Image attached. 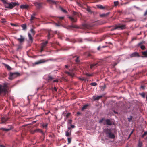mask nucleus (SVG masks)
<instances>
[{"mask_svg":"<svg viewBox=\"0 0 147 147\" xmlns=\"http://www.w3.org/2000/svg\"><path fill=\"white\" fill-rule=\"evenodd\" d=\"M42 3H39L37 2H35L34 3V5L38 9H40L42 7Z\"/></svg>","mask_w":147,"mask_h":147,"instance_id":"12","label":"nucleus"},{"mask_svg":"<svg viewBox=\"0 0 147 147\" xmlns=\"http://www.w3.org/2000/svg\"><path fill=\"white\" fill-rule=\"evenodd\" d=\"M73 15L74 16L77 15L79 17L80 14L79 13L75 11H74L73 12Z\"/></svg>","mask_w":147,"mask_h":147,"instance_id":"36","label":"nucleus"},{"mask_svg":"<svg viewBox=\"0 0 147 147\" xmlns=\"http://www.w3.org/2000/svg\"><path fill=\"white\" fill-rule=\"evenodd\" d=\"M103 97L102 95H100L99 96H94L92 97V99L94 100L95 101L96 100H98L102 98Z\"/></svg>","mask_w":147,"mask_h":147,"instance_id":"13","label":"nucleus"},{"mask_svg":"<svg viewBox=\"0 0 147 147\" xmlns=\"http://www.w3.org/2000/svg\"><path fill=\"white\" fill-rule=\"evenodd\" d=\"M42 126L46 128L47 126V123L44 124Z\"/></svg>","mask_w":147,"mask_h":147,"instance_id":"45","label":"nucleus"},{"mask_svg":"<svg viewBox=\"0 0 147 147\" xmlns=\"http://www.w3.org/2000/svg\"><path fill=\"white\" fill-rule=\"evenodd\" d=\"M68 144H69L71 143V138H68L67 139Z\"/></svg>","mask_w":147,"mask_h":147,"instance_id":"46","label":"nucleus"},{"mask_svg":"<svg viewBox=\"0 0 147 147\" xmlns=\"http://www.w3.org/2000/svg\"><path fill=\"white\" fill-rule=\"evenodd\" d=\"M20 75V74L18 72L12 73L10 72L9 74V79L12 80L15 78L19 76Z\"/></svg>","mask_w":147,"mask_h":147,"instance_id":"4","label":"nucleus"},{"mask_svg":"<svg viewBox=\"0 0 147 147\" xmlns=\"http://www.w3.org/2000/svg\"><path fill=\"white\" fill-rule=\"evenodd\" d=\"M76 3L77 5H78L80 6H81V4L78 2H77Z\"/></svg>","mask_w":147,"mask_h":147,"instance_id":"57","label":"nucleus"},{"mask_svg":"<svg viewBox=\"0 0 147 147\" xmlns=\"http://www.w3.org/2000/svg\"><path fill=\"white\" fill-rule=\"evenodd\" d=\"M93 74H89L87 73H86L85 74V75L87 76L90 77L92 76H93Z\"/></svg>","mask_w":147,"mask_h":147,"instance_id":"30","label":"nucleus"},{"mask_svg":"<svg viewBox=\"0 0 147 147\" xmlns=\"http://www.w3.org/2000/svg\"><path fill=\"white\" fill-rule=\"evenodd\" d=\"M104 132L107 136L109 138L114 139L115 138V135L112 132L111 130L110 129H106L104 131Z\"/></svg>","mask_w":147,"mask_h":147,"instance_id":"1","label":"nucleus"},{"mask_svg":"<svg viewBox=\"0 0 147 147\" xmlns=\"http://www.w3.org/2000/svg\"><path fill=\"white\" fill-rule=\"evenodd\" d=\"M71 128H74L75 127V126L74 125H71Z\"/></svg>","mask_w":147,"mask_h":147,"instance_id":"56","label":"nucleus"},{"mask_svg":"<svg viewBox=\"0 0 147 147\" xmlns=\"http://www.w3.org/2000/svg\"><path fill=\"white\" fill-rule=\"evenodd\" d=\"M50 60V59H48L46 60H45L43 59H42L40 60H39L37 62H35V65H38L40 64L47 62Z\"/></svg>","mask_w":147,"mask_h":147,"instance_id":"6","label":"nucleus"},{"mask_svg":"<svg viewBox=\"0 0 147 147\" xmlns=\"http://www.w3.org/2000/svg\"><path fill=\"white\" fill-rule=\"evenodd\" d=\"M40 132L42 133V130L39 129H37L34 130L33 133Z\"/></svg>","mask_w":147,"mask_h":147,"instance_id":"25","label":"nucleus"},{"mask_svg":"<svg viewBox=\"0 0 147 147\" xmlns=\"http://www.w3.org/2000/svg\"><path fill=\"white\" fill-rule=\"evenodd\" d=\"M147 15V9L144 13V16H145Z\"/></svg>","mask_w":147,"mask_h":147,"instance_id":"54","label":"nucleus"},{"mask_svg":"<svg viewBox=\"0 0 147 147\" xmlns=\"http://www.w3.org/2000/svg\"><path fill=\"white\" fill-rule=\"evenodd\" d=\"M24 38L21 35H20V38L17 39V40L20 43L23 42L24 41Z\"/></svg>","mask_w":147,"mask_h":147,"instance_id":"11","label":"nucleus"},{"mask_svg":"<svg viewBox=\"0 0 147 147\" xmlns=\"http://www.w3.org/2000/svg\"><path fill=\"white\" fill-rule=\"evenodd\" d=\"M44 49V48H42V47H41V49H40V52H42L43 51Z\"/></svg>","mask_w":147,"mask_h":147,"instance_id":"53","label":"nucleus"},{"mask_svg":"<svg viewBox=\"0 0 147 147\" xmlns=\"http://www.w3.org/2000/svg\"><path fill=\"white\" fill-rule=\"evenodd\" d=\"M96 23L98 25H101L104 23V22L101 20H98L96 22Z\"/></svg>","mask_w":147,"mask_h":147,"instance_id":"22","label":"nucleus"},{"mask_svg":"<svg viewBox=\"0 0 147 147\" xmlns=\"http://www.w3.org/2000/svg\"><path fill=\"white\" fill-rule=\"evenodd\" d=\"M110 13V12H108L106 14H103L100 15V16L101 17H106Z\"/></svg>","mask_w":147,"mask_h":147,"instance_id":"26","label":"nucleus"},{"mask_svg":"<svg viewBox=\"0 0 147 147\" xmlns=\"http://www.w3.org/2000/svg\"><path fill=\"white\" fill-rule=\"evenodd\" d=\"M18 5H19V3H8L7 2L5 4V7L6 8L11 9L15 6Z\"/></svg>","mask_w":147,"mask_h":147,"instance_id":"3","label":"nucleus"},{"mask_svg":"<svg viewBox=\"0 0 147 147\" xmlns=\"http://www.w3.org/2000/svg\"><path fill=\"white\" fill-rule=\"evenodd\" d=\"M3 65L5 67L7 68L8 70H10L12 69V68L11 67L5 63H4Z\"/></svg>","mask_w":147,"mask_h":147,"instance_id":"17","label":"nucleus"},{"mask_svg":"<svg viewBox=\"0 0 147 147\" xmlns=\"http://www.w3.org/2000/svg\"><path fill=\"white\" fill-rule=\"evenodd\" d=\"M59 18L61 20H63L64 19V17H59Z\"/></svg>","mask_w":147,"mask_h":147,"instance_id":"61","label":"nucleus"},{"mask_svg":"<svg viewBox=\"0 0 147 147\" xmlns=\"http://www.w3.org/2000/svg\"><path fill=\"white\" fill-rule=\"evenodd\" d=\"M72 121V120H71L70 119L69 120V123L70 124H71V122Z\"/></svg>","mask_w":147,"mask_h":147,"instance_id":"58","label":"nucleus"},{"mask_svg":"<svg viewBox=\"0 0 147 147\" xmlns=\"http://www.w3.org/2000/svg\"><path fill=\"white\" fill-rule=\"evenodd\" d=\"M66 73L67 74L69 75L70 76L72 77H73L74 75V74L70 72L67 71L66 72Z\"/></svg>","mask_w":147,"mask_h":147,"instance_id":"29","label":"nucleus"},{"mask_svg":"<svg viewBox=\"0 0 147 147\" xmlns=\"http://www.w3.org/2000/svg\"><path fill=\"white\" fill-rule=\"evenodd\" d=\"M90 85H91V86H95L97 85V84L96 82H94L91 83L90 84Z\"/></svg>","mask_w":147,"mask_h":147,"instance_id":"39","label":"nucleus"},{"mask_svg":"<svg viewBox=\"0 0 147 147\" xmlns=\"http://www.w3.org/2000/svg\"><path fill=\"white\" fill-rule=\"evenodd\" d=\"M36 18L34 16H31V18L30 19V22L31 23H33V21Z\"/></svg>","mask_w":147,"mask_h":147,"instance_id":"24","label":"nucleus"},{"mask_svg":"<svg viewBox=\"0 0 147 147\" xmlns=\"http://www.w3.org/2000/svg\"><path fill=\"white\" fill-rule=\"evenodd\" d=\"M28 36L29 38V40H31L32 42L33 40V39L32 37V36L31 34L30 33L28 34Z\"/></svg>","mask_w":147,"mask_h":147,"instance_id":"28","label":"nucleus"},{"mask_svg":"<svg viewBox=\"0 0 147 147\" xmlns=\"http://www.w3.org/2000/svg\"><path fill=\"white\" fill-rule=\"evenodd\" d=\"M139 95H140L142 98H144L145 96V94L144 93H140Z\"/></svg>","mask_w":147,"mask_h":147,"instance_id":"33","label":"nucleus"},{"mask_svg":"<svg viewBox=\"0 0 147 147\" xmlns=\"http://www.w3.org/2000/svg\"><path fill=\"white\" fill-rule=\"evenodd\" d=\"M69 27L70 28H79L76 25H74L73 24H72L71 25L69 26Z\"/></svg>","mask_w":147,"mask_h":147,"instance_id":"23","label":"nucleus"},{"mask_svg":"<svg viewBox=\"0 0 147 147\" xmlns=\"http://www.w3.org/2000/svg\"><path fill=\"white\" fill-rule=\"evenodd\" d=\"M52 36H51L50 33V32H49L48 34V39H49L51 37H52Z\"/></svg>","mask_w":147,"mask_h":147,"instance_id":"37","label":"nucleus"},{"mask_svg":"<svg viewBox=\"0 0 147 147\" xmlns=\"http://www.w3.org/2000/svg\"><path fill=\"white\" fill-rule=\"evenodd\" d=\"M58 82V81L57 80H53V82Z\"/></svg>","mask_w":147,"mask_h":147,"instance_id":"60","label":"nucleus"},{"mask_svg":"<svg viewBox=\"0 0 147 147\" xmlns=\"http://www.w3.org/2000/svg\"><path fill=\"white\" fill-rule=\"evenodd\" d=\"M21 26L22 27V29L23 30H25L27 28L26 25V24H23L21 25Z\"/></svg>","mask_w":147,"mask_h":147,"instance_id":"21","label":"nucleus"},{"mask_svg":"<svg viewBox=\"0 0 147 147\" xmlns=\"http://www.w3.org/2000/svg\"><path fill=\"white\" fill-rule=\"evenodd\" d=\"M147 135V131L145 132L144 133V134H142L141 137L142 138H143L145 136Z\"/></svg>","mask_w":147,"mask_h":147,"instance_id":"41","label":"nucleus"},{"mask_svg":"<svg viewBox=\"0 0 147 147\" xmlns=\"http://www.w3.org/2000/svg\"><path fill=\"white\" fill-rule=\"evenodd\" d=\"M142 42H140L138 44V45L142 49L144 50L145 49V47L144 45H142Z\"/></svg>","mask_w":147,"mask_h":147,"instance_id":"14","label":"nucleus"},{"mask_svg":"<svg viewBox=\"0 0 147 147\" xmlns=\"http://www.w3.org/2000/svg\"><path fill=\"white\" fill-rule=\"evenodd\" d=\"M87 11H88L89 12H90L91 11V10L90 9H87Z\"/></svg>","mask_w":147,"mask_h":147,"instance_id":"64","label":"nucleus"},{"mask_svg":"<svg viewBox=\"0 0 147 147\" xmlns=\"http://www.w3.org/2000/svg\"><path fill=\"white\" fill-rule=\"evenodd\" d=\"M132 116H130L128 118V121L129 122H131V121L132 119Z\"/></svg>","mask_w":147,"mask_h":147,"instance_id":"43","label":"nucleus"},{"mask_svg":"<svg viewBox=\"0 0 147 147\" xmlns=\"http://www.w3.org/2000/svg\"><path fill=\"white\" fill-rule=\"evenodd\" d=\"M79 57H77L76 59L75 60L76 62L78 63H79L80 62V61L79 59Z\"/></svg>","mask_w":147,"mask_h":147,"instance_id":"38","label":"nucleus"},{"mask_svg":"<svg viewBox=\"0 0 147 147\" xmlns=\"http://www.w3.org/2000/svg\"><path fill=\"white\" fill-rule=\"evenodd\" d=\"M114 5L115 6H117V5L119 4V2L118 1H114Z\"/></svg>","mask_w":147,"mask_h":147,"instance_id":"42","label":"nucleus"},{"mask_svg":"<svg viewBox=\"0 0 147 147\" xmlns=\"http://www.w3.org/2000/svg\"><path fill=\"white\" fill-rule=\"evenodd\" d=\"M54 90L56 92H57V89L56 87H54V88L53 89H52L53 91V90Z\"/></svg>","mask_w":147,"mask_h":147,"instance_id":"51","label":"nucleus"},{"mask_svg":"<svg viewBox=\"0 0 147 147\" xmlns=\"http://www.w3.org/2000/svg\"><path fill=\"white\" fill-rule=\"evenodd\" d=\"M54 24L55 26H59V24L57 23H54Z\"/></svg>","mask_w":147,"mask_h":147,"instance_id":"59","label":"nucleus"},{"mask_svg":"<svg viewBox=\"0 0 147 147\" xmlns=\"http://www.w3.org/2000/svg\"><path fill=\"white\" fill-rule=\"evenodd\" d=\"M130 57H140V56L139 55V53L137 52H134L133 53L131 54L130 55Z\"/></svg>","mask_w":147,"mask_h":147,"instance_id":"8","label":"nucleus"},{"mask_svg":"<svg viewBox=\"0 0 147 147\" xmlns=\"http://www.w3.org/2000/svg\"><path fill=\"white\" fill-rule=\"evenodd\" d=\"M71 135V131L70 132H68V131H67L66 132L65 135L67 136H69Z\"/></svg>","mask_w":147,"mask_h":147,"instance_id":"35","label":"nucleus"},{"mask_svg":"<svg viewBox=\"0 0 147 147\" xmlns=\"http://www.w3.org/2000/svg\"><path fill=\"white\" fill-rule=\"evenodd\" d=\"M10 24L12 26H18L17 25H16V24H13V23H10Z\"/></svg>","mask_w":147,"mask_h":147,"instance_id":"49","label":"nucleus"},{"mask_svg":"<svg viewBox=\"0 0 147 147\" xmlns=\"http://www.w3.org/2000/svg\"><path fill=\"white\" fill-rule=\"evenodd\" d=\"M141 88H142V89H144V86H141Z\"/></svg>","mask_w":147,"mask_h":147,"instance_id":"63","label":"nucleus"},{"mask_svg":"<svg viewBox=\"0 0 147 147\" xmlns=\"http://www.w3.org/2000/svg\"><path fill=\"white\" fill-rule=\"evenodd\" d=\"M68 18L71 20L72 23L76 22H77V18L76 17H72L70 16H69Z\"/></svg>","mask_w":147,"mask_h":147,"instance_id":"9","label":"nucleus"},{"mask_svg":"<svg viewBox=\"0 0 147 147\" xmlns=\"http://www.w3.org/2000/svg\"><path fill=\"white\" fill-rule=\"evenodd\" d=\"M97 6L98 8H99V9H104L105 8L104 7L100 5H97Z\"/></svg>","mask_w":147,"mask_h":147,"instance_id":"27","label":"nucleus"},{"mask_svg":"<svg viewBox=\"0 0 147 147\" xmlns=\"http://www.w3.org/2000/svg\"><path fill=\"white\" fill-rule=\"evenodd\" d=\"M71 113H68L66 115V117L67 118L69 116H70Z\"/></svg>","mask_w":147,"mask_h":147,"instance_id":"52","label":"nucleus"},{"mask_svg":"<svg viewBox=\"0 0 147 147\" xmlns=\"http://www.w3.org/2000/svg\"><path fill=\"white\" fill-rule=\"evenodd\" d=\"M142 53L143 56L141 57H147V50L145 51L142 52Z\"/></svg>","mask_w":147,"mask_h":147,"instance_id":"15","label":"nucleus"},{"mask_svg":"<svg viewBox=\"0 0 147 147\" xmlns=\"http://www.w3.org/2000/svg\"><path fill=\"white\" fill-rule=\"evenodd\" d=\"M103 124L104 125H112V123L110 120L107 119L105 120V122Z\"/></svg>","mask_w":147,"mask_h":147,"instance_id":"7","label":"nucleus"},{"mask_svg":"<svg viewBox=\"0 0 147 147\" xmlns=\"http://www.w3.org/2000/svg\"><path fill=\"white\" fill-rule=\"evenodd\" d=\"M47 2L50 4H55L54 1L52 0H47Z\"/></svg>","mask_w":147,"mask_h":147,"instance_id":"31","label":"nucleus"},{"mask_svg":"<svg viewBox=\"0 0 147 147\" xmlns=\"http://www.w3.org/2000/svg\"><path fill=\"white\" fill-rule=\"evenodd\" d=\"M53 79H54V78L53 77L49 76L47 78V80L48 82H50L52 81Z\"/></svg>","mask_w":147,"mask_h":147,"instance_id":"19","label":"nucleus"},{"mask_svg":"<svg viewBox=\"0 0 147 147\" xmlns=\"http://www.w3.org/2000/svg\"><path fill=\"white\" fill-rule=\"evenodd\" d=\"M88 106V105H85L83 106L82 109V110H83L84 109H86Z\"/></svg>","mask_w":147,"mask_h":147,"instance_id":"34","label":"nucleus"},{"mask_svg":"<svg viewBox=\"0 0 147 147\" xmlns=\"http://www.w3.org/2000/svg\"><path fill=\"white\" fill-rule=\"evenodd\" d=\"M105 120L104 119V118H102V119L101 120H100V121H99V123H102V122L103 121H104Z\"/></svg>","mask_w":147,"mask_h":147,"instance_id":"50","label":"nucleus"},{"mask_svg":"<svg viewBox=\"0 0 147 147\" xmlns=\"http://www.w3.org/2000/svg\"><path fill=\"white\" fill-rule=\"evenodd\" d=\"M48 43V41H46L45 42L42 43L41 47L42 48H44L47 45V44Z\"/></svg>","mask_w":147,"mask_h":147,"instance_id":"20","label":"nucleus"},{"mask_svg":"<svg viewBox=\"0 0 147 147\" xmlns=\"http://www.w3.org/2000/svg\"><path fill=\"white\" fill-rule=\"evenodd\" d=\"M125 25L121 24H119L118 25H115L113 27V30L116 29L123 30L125 28Z\"/></svg>","mask_w":147,"mask_h":147,"instance_id":"5","label":"nucleus"},{"mask_svg":"<svg viewBox=\"0 0 147 147\" xmlns=\"http://www.w3.org/2000/svg\"><path fill=\"white\" fill-rule=\"evenodd\" d=\"M5 4L7 2V0H0Z\"/></svg>","mask_w":147,"mask_h":147,"instance_id":"47","label":"nucleus"},{"mask_svg":"<svg viewBox=\"0 0 147 147\" xmlns=\"http://www.w3.org/2000/svg\"><path fill=\"white\" fill-rule=\"evenodd\" d=\"M28 6L26 5H22L20 6V8L21 9H27L28 8Z\"/></svg>","mask_w":147,"mask_h":147,"instance_id":"18","label":"nucleus"},{"mask_svg":"<svg viewBox=\"0 0 147 147\" xmlns=\"http://www.w3.org/2000/svg\"><path fill=\"white\" fill-rule=\"evenodd\" d=\"M30 31L31 33L34 35L35 34V31L33 30V29H31L30 30Z\"/></svg>","mask_w":147,"mask_h":147,"instance_id":"44","label":"nucleus"},{"mask_svg":"<svg viewBox=\"0 0 147 147\" xmlns=\"http://www.w3.org/2000/svg\"><path fill=\"white\" fill-rule=\"evenodd\" d=\"M0 124H6L10 121V118L6 116H1L0 118Z\"/></svg>","mask_w":147,"mask_h":147,"instance_id":"2","label":"nucleus"},{"mask_svg":"<svg viewBox=\"0 0 147 147\" xmlns=\"http://www.w3.org/2000/svg\"><path fill=\"white\" fill-rule=\"evenodd\" d=\"M98 63H94L91 64L90 65V69H92L93 68H95L97 67Z\"/></svg>","mask_w":147,"mask_h":147,"instance_id":"16","label":"nucleus"},{"mask_svg":"<svg viewBox=\"0 0 147 147\" xmlns=\"http://www.w3.org/2000/svg\"><path fill=\"white\" fill-rule=\"evenodd\" d=\"M100 48H101V47H100V46H98V47L97 48V50H100Z\"/></svg>","mask_w":147,"mask_h":147,"instance_id":"62","label":"nucleus"},{"mask_svg":"<svg viewBox=\"0 0 147 147\" xmlns=\"http://www.w3.org/2000/svg\"><path fill=\"white\" fill-rule=\"evenodd\" d=\"M10 128L6 129L4 128H1L0 129L3 131H5L6 132H8L13 128V127L12 125H10Z\"/></svg>","mask_w":147,"mask_h":147,"instance_id":"10","label":"nucleus"},{"mask_svg":"<svg viewBox=\"0 0 147 147\" xmlns=\"http://www.w3.org/2000/svg\"><path fill=\"white\" fill-rule=\"evenodd\" d=\"M60 8L61 10V11H62V12H63L65 13H67V12L64 9H63V8L62 7H60Z\"/></svg>","mask_w":147,"mask_h":147,"instance_id":"40","label":"nucleus"},{"mask_svg":"<svg viewBox=\"0 0 147 147\" xmlns=\"http://www.w3.org/2000/svg\"><path fill=\"white\" fill-rule=\"evenodd\" d=\"M79 79L80 80H83V81H85L86 80V79L85 78H79Z\"/></svg>","mask_w":147,"mask_h":147,"instance_id":"48","label":"nucleus"},{"mask_svg":"<svg viewBox=\"0 0 147 147\" xmlns=\"http://www.w3.org/2000/svg\"><path fill=\"white\" fill-rule=\"evenodd\" d=\"M78 41L79 42H82V40L81 39H78Z\"/></svg>","mask_w":147,"mask_h":147,"instance_id":"55","label":"nucleus"},{"mask_svg":"<svg viewBox=\"0 0 147 147\" xmlns=\"http://www.w3.org/2000/svg\"><path fill=\"white\" fill-rule=\"evenodd\" d=\"M142 142L140 141L138 142V147H142Z\"/></svg>","mask_w":147,"mask_h":147,"instance_id":"32","label":"nucleus"}]
</instances>
